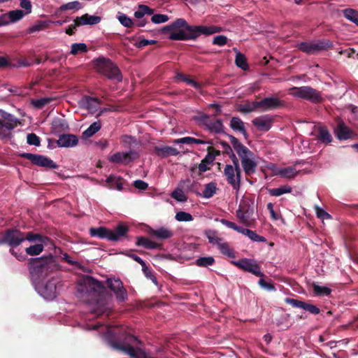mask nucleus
<instances>
[{
  "label": "nucleus",
  "mask_w": 358,
  "mask_h": 358,
  "mask_svg": "<svg viewBox=\"0 0 358 358\" xmlns=\"http://www.w3.org/2000/svg\"><path fill=\"white\" fill-rule=\"evenodd\" d=\"M173 30H179L171 32L169 38L173 41L196 40L201 34L210 35L221 31V28L216 26H193L189 25L184 18H178L171 24L162 28L163 33H167Z\"/></svg>",
  "instance_id": "f257e3e1"
},
{
  "label": "nucleus",
  "mask_w": 358,
  "mask_h": 358,
  "mask_svg": "<svg viewBox=\"0 0 358 358\" xmlns=\"http://www.w3.org/2000/svg\"><path fill=\"white\" fill-rule=\"evenodd\" d=\"M77 295L78 297L92 300L98 306L95 313L99 315L107 311V297H110L107 293L106 287L98 280L92 276H84L80 279L78 285Z\"/></svg>",
  "instance_id": "f03ea898"
},
{
  "label": "nucleus",
  "mask_w": 358,
  "mask_h": 358,
  "mask_svg": "<svg viewBox=\"0 0 358 358\" xmlns=\"http://www.w3.org/2000/svg\"><path fill=\"white\" fill-rule=\"evenodd\" d=\"M106 338L109 345L115 350L122 351L134 358H152L145 351L132 347V343H139L137 337L125 333L122 329L113 328L107 331Z\"/></svg>",
  "instance_id": "7ed1b4c3"
},
{
  "label": "nucleus",
  "mask_w": 358,
  "mask_h": 358,
  "mask_svg": "<svg viewBox=\"0 0 358 358\" xmlns=\"http://www.w3.org/2000/svg\"><path fill=\"white\" fill-rule=\"evenodd\" d=\"M58 268L54 255L31 257L28 260V270L34 280H39L48 276L49 273Z\"/></svg>",
  "instance_id": "20e7f679"
},
{
  "label": "nucleus",
  "mask_w": 358,
  "mask_h": 358,
  "mask_svg": "<svg viewBox=\"0 0 358 358\" xmlns=\"http://www.w3.org/2000/svg\"><path fill=\"white\" fill-rule=\"evenodd\" d=\"M231 264L235 265L237 268L242 269L243 271L251 273L257 277H259L258 285L262 287V289L269 292H275V285L272 280L268 279V281L264 278L266 276L263 272H262L261 266L257 263L255 260L250 258H242L237 262H231Z\"/></svg>",
  "instance_id": "39448f33"
},
{
  "label": "nucleus",
  "mask_w": 358,
  "mask_h": 358,
  "mask_svg": "<svg viewBox=\"0 0 358 358\" xmlns=\"http://www.w3.org/2000/svg\"><path fill=\"white\" fill-rule=\"evenodd\" d=\"M129 231V227L124 222H119L113 229L106 227H91L89 229V234L91 236L98 237L99 239H106L112 242H117L124 238Z\"/></svg>",
  "instance_id": "423d86ee"
},
{
  "label": "nucleus",
  "mask_w": 358,
  "mask_h": 358,
  "mask_svg": "<svg viewBox=\"0 0 358 358\" xmlns=\"http://www.w3.org/2000/svg\"><path fill=\"white\" fill-rule=\"evenodd\" d=\"M23 241H24V233L21 232L20 229L10 228L5 231L0 239V245L8 244L10 247V254L15 257L18 261L24 262L27 259V255L23 254L22 252L18 253V252L15 250V248L19 246Z\"/></svg>",
  "instance_id": "0eeeda50"
},
{
  "label": "nucleus",
  "mask_w": 358,
  "mask_h": 358,
  "mask_svg": "<svg viewBox=\"0 0 358 358\" xmlns=\"http://www.w3.org/2000/svg\"><path fill=\"white\" fill-rule=\"evenodd\" d=\"M93 62L94 68L99 73L118 83L122 80V76L119 67L110 59H106V57H99Z\"/></svg>",
  "instance_id": "6e6552de"
},
{
  "label": "nucleus",
  "mask_w": 358,
  "mask_h": 358,
  "mask_svg": "<svg viewBox=\"0 0 358 358\" xmlns=\"http://www.w3.org/2000/svg\"><path fill=\"white\" fill-rule=\"evenodd\" d=\"M254 213V201L250 199H243L236 212V215L242 224L246 227H252L255 222V218L253 217Z\"/></svg>",
  "instance_id": "1a4fd4ad"
},
{
  "label": "nucleus",
  "mask_w": 358,
  "mask_h": 358,
  "mask_svg": "<svg viewBox=\"0 0 358 358\" xmlns=\"http://www.w3.org/2000/svg\"><path fill=\"white\" fill-rule=\"evenodd\" d=\"M0 138H11V130L16 127L18 120L8 112L0 110Z\"/></svg>",
  "instance_id": "9d476101"
},
{
  "label": "nucleus",
  "mask_w": 358,
  "mask_h": 358,
  "mask_svg": "<svg viewBox=\"0 0 358 358\" xmlns=\"http://www.w3.org/2000/svg\"><path fill=\"white\" fill-rule=\"evenodd\" d=\"M297 48L304 53L314 55L318 51L333 48L334 43L328 39H321L313 42H301Z\"/></svg>",
  "instance_id": "9b49d317"
},
{
  "label": "nucleus",
  "mask_w": 358,
  "mask_h": 358,
  "mask_svg": "<svg viewBox=\"0 0 358 358\" xmlns=\"http://www.w3.org/2000/svg\"><path fill=\"white\" fill-rule=\"evenodd\" d=\"M294 96L305 99L317 103L322 100L321 94L310 87H293L290 90Z\"/></svg>",
  "instance_id": "f8f14e48"
},
{
  "label": "nucleus",
  "mask_w": 358,
  "mask_h": 358,
  "mask_svg": "<svg viewBox=\"0 0 358 358\" xmlns=\"http://www.w3.org/2000/svg\"><path fill=\"white\" fill-rule=\"evenodd\" d=\"M224 175L227 178V182L231 185L233 189L238 191L241 188L242 171H239L231 164H226L224 169Z\"/></svg>",
  "instance_id": "ddd939ff"
},
{
  "label": "nucleus",
  "mask_w": 358,
  "mask_h": 358,
  "mask_svg": "<svg viewBox=\"0 0 358 358\" xmlns=\"http://www.w3.org/2000/svg\"><path fill=\"white\" fill-rule=\"evenodd\" d=\"M19 156L27 159L34 164L41 166V167L48 169L58 168V164L55 163L54 161L51 160L50 158L44 155L31 153H21L19 154Z\"/></svg>",
  "instance_id": "4468645a"
},
{
  "label": "nucleus",
  "mask_w": 358,
  "mask_h": 358,
  "mask_svg": "<svg viewBox=\"0 0 358 358\" xmlns=\"http://www.w3.org/2000/svg\"><path fill=\"white\" fill-rule=\"evenodd\" d=\"M106 285L113 292L117 301H125L127 299V292L120 279L108 278Z\"/></svg>",
  "instance_id": "2eb2a0df"
},
{
  "label": "nucleus",
  "mask_w": 358,
  "mask_h": 358,
  "mask_svg": "<svg viewBox=\"0 0 358 358\" xmlns=\"http://www.w3.org/2000/svg\"><path fill=\"white\" fill-rule=\"evenodd\" d=\"M138 157L139 155L136 150H130L129 152H120V151H119L112 155L108 158V160L112 163L127 165L136 160Z\"/></svg>",
  "instance_id": "dca6fc26"
},
{
  "label": "nucleus",
  "mask_w": 358,
  "mask_h": 358,
  "mask_svg": "<svg viewBox=\"0 0 358 358\" xmlns=\"http://www.w3.org/2000/svg\"><path fill=\"white\" fill-rule=\"evenodd\" d=\"M228 136L230 142L231 143L233 149L235 150L236 154L240 157L241 162L243 158L249 157H255V154L252 151H251L248 148L243 145V143H241L238 138L234 137V136L231 134H226Z\"/></svg>",
  "instance_id": "f3484780"
},
{
  "label": "nucleus",
  "mask_w": 358,
  "mask_h": 358,
  "mask_svg": "<svg viewBox=\"0 0 358 358\" xmlns=\"http://www.w3.org/2000/svg\"><path fill=\"white\" fill-rule=\"evenodd\" d=\"M24 241L27 240L34 243H50L53 245L55 255H57L58 252L62 254L61 248L55 247L53 242L47 236H43L40 234H34V232L29 231L28 233H24Z\"/></svg>",
  "instance_id": "a211bd4d"
},
{
  "label": "nucleus",
  "mask_w": 358,
  "mask_h": 358,
  "mask_svg": "<svg viewBox=\"0 0 358 358\" xmlns=\"http://www.w3.org/2000/svg\"><path fill=\"white\" fill-rule=\"evenodd\" d=\"M258 105L262 111H268L280 108L284 104L282 101L277 97H266L258 101Z\"/></svg>",
  "instance_id": "6ab92c4d"
},
{
  "label": "nucleus",
  "mask_w": 358,
  "mask_h": 358,
  "mask_svg": "<svg viewBox=\"0 0 358 358\" xmlns=\"http://www.w3.org/2000/svg\"><path fill=\"white\" fill-rule=\"evenodd\" d=\"M285 302L287 304L290 305L293 307L301 308L313 315H317L320 313V308L313 304L308 303L301 300L294 299L292 298H286Z\"/></svg>",
  "instance_id": "aec40b11"
},
{
  "label": "nucleus",
  "mask_w": 358,
  "mask_h": 358,
  "mask_svg": "<svg viewBox=\"0 0 358 358\" xmlns=\"http://www.w3.org/2000/svg\"><path fill=\"white\" fill-rule=\"evenodd\" d=\"M274 118L269 115H263L261 117H255L252 120V124L255 126L258 131H268L273 124Z\"/></svg>",
  "instance_id": "412c9836"
},
{
  "label": "nucleus",
  "mask_w": 358,
  "mask_h": 358,
  "mask_svg": "<svg viewBox=\"0 0 358 358\" xmlns=\"http://www.w3.org/2000/svg\"><path fill=\"white\" fill-rule=\"evenodd\" d=\"M78 138L76 135L71 134H63L59 136V138L54 141L60 148H72L78 143Z\"/></svg>",
  "instance_id": "4be33fe9"
},
{
  "label": "nucleus",
  "mask_w": 358,
  "mask_h": 358,
  "mask_svg": "<svg viewBox=\"0 0 358 358\" xmlns=\"http://www.w3.org/2000/svg\"><path fill=\"white\" fill-rule=\"evenodd\" d=\"M334 133L336 138L339 140H348L352 138L353 134L352 131L350 128L346 126L344 121L339 120L338 121V125L334 130Z\"/></svg>",
  "instance_id": "5701e85b"
},
{
  "label": "nucleus",
  "mask_w": 358,
  "mask_h": 358,
  "mask_svg": "<svg viewBox=\"0 0 358 358\" xmlns=\"http://www.w3.org/2000/svg\"><path fill=\"white\" fill-rule=\"evenodd\" d=\"M136 245L143 247L145 249L155 250L163 249V244L157 242L152 241V240L146 238V236H139L136 238Z\"/></svg>",
  "instance_id": "b1692460"
},
{
  "label": "nucleus",
  "mask_w": 358,
  "mask_h": 358,
  "mask_svg": "<svg viewBox=\"0 0 358 358\" xmlns=\"http://www.w3.org/2000/svg\"><path fill=\"white\" fill-rule=\"evenodd\" d=\"M76 26L81 25H94L100 23L101 17L99 16L89 15V14H83L80 17H77L73 20Z\"/></svg>",
  "instance_id": "393cba45"
},
{
  "label": "nucleus",
  "mask_w": 358,
  "mask_h": 358,
  "mask_svg": "<svg viewBox=\"0 0 358 358\" xmlns=\"http://www.w3.org/2000/svg\"><path fill=\"white\" fill-rule=\"evenodd\" d=\"M149 234L152 236L157 237L159 240H167L171 238L174 233L171 229L162 227L158 229H150Z\"/></svg>",
  "instance_id": "a878e982"
},
{
  "label": "nucleus",
  "mask_w": 358,
  "mask_h": 358,
  "mask_svg": "<svg viewBox=\"0 0 358 358\" xmlns=\"http://www.w3.org/2000/svg\"><path fill=\"white\" fill-rule=\"evenodd\" d=\"M106 183L110 188L117 189L119 191L124 189V185H127L125 179L120 176H110L106 178Z\"/></svg>",
  "instance_id": "bb28decb"
},
{
  "label": "nucleus",
  "mask_w": 358,
  "mask_h": 358,
  "mask_svg": "<svg viewBox=\"0 0 358 358\" xmlns=\"http://www.w3.org/2000/svg\"><path fill=\"white\" fill-rule=\"evenodd\" d=\"M229 126L233 131H238L242 133L245 139H248L249 138V134L246 131L244 123L241 118L236 117H232L230 120Z\"/></svg>",
  "instance_id": "cd10ccee"
},
{
  "label": "nucleus",
  "mask_w": 358,
  "mask_h": 358,
  "mask_svg": "<svg viewBox=\"0 0 358 358\" xmlns=\"http://www.w3.org/2000/svg\"><path fill=\"white\" fill-rule=\"evenodd\" d=\"M155 152L158 156H161L162 157L177 156L179 155V151L177 148L170 146H156L155 147Z\"/></svg>",
  "instance_id": "c85d7f7f"
},
{
  "label": "nucleus",
  "mask_w": 358,
  "mask_h": 358,
  "mask_svg": "<svg viewBox=\"0 0 358 358\" xmlns=\"http://www.w3.org/2000/svg\"><path fill=\"white\" fill-rule=\"evenodd\" d=\"M255 157H249L243 158L242 163V168L247 176H251L255 173L257 168V163L253 160Z\"/></svg>",
  "instance_id": "c756f323"
},
{
  "label": "nucleus",
  "mask_w": 358,
  "mask_h": 358,
  "mask_svg": "<svg viewBox=\"0 0 358 358\" xmlns=\"http://www.w3.org/2000/svg\"><path fill=\"white\" fill-rule=\"evenodd\" d=\"M101 127L100 120L94 122L82 134V138L83 139H87L91 138L94 134L99 131Z\"/></svg>",
  "instance_id": "7c9ffc66"
},
{
  "label": "nucleus",
  "mask_w": 358,
  "mask_h": 358,
  "mask_svg": "<svg viewBox=\"0 0 358 358\" xmlns=\"http://www.w3.org/2000/svg\"><path fill=\"white\" fill-rule=\"evenodd\" d=\"M207 128L210 132H213L215 134H224L223 122L220 119H217L215 121L210 120Z\"/></svg>",
  "instance_id": "2f4dec72"
},
{
  "label": "nucleus",
  "mask_w": 358,
  "mask_h": 358,
  "mask_svg": "<svg viewBox=\"0 0 358 358\" xmlns=\"http://www.w3.org/2000/svg\"><path fill=\"white\" fill-rule=\"evenodd\" d=\"M43 294L47 299H54L57 296V286L53 281H49L45 284Z\"/></svg>",
  "instance_id": "473e14b6"
},
{
  "label": "nucleus",
  "mask_w": 358,
  "mask_h": 358,
  "mask_svg": "<svg viewBox=\"0 0 358 358\" xmlns=\"http://www.w3.org/2000/svg\"><path fill=\"white\" fill-rule=\"evenodd\" d=\"M317 138L322 143H329L333 141L331 134L326 127H320L317 129Z\"/></svg>",
  "instance_id": "72a5a7b5"
},
{
  "label": "nucleus",
  "mask_w": 358,
  "mask_h": 358,
  "mask_svg": "<svg viewBox=\"0 0 358 358\" xmlns=\"http://www.w3.org/2000/svg\"><path fill=\"white\" fill-rule=\"evenodd\" d=\"M48 243H35L25 249L26 254L30 256H36L42 253L44 247Z\"/></svg>",
  "instance_id": "f704fd0d"
},
{
  "label": "nucleus",
  "mask_w": 358,
  "mask_h": 358,
  "mask_svg": "<svg viewBox=\"0 0 358 358\" xmlns=\"http://www.w3.org/2000/svg\"><path fill=\"white\" fill-rule=\"evenodd\" d=\"M257 108H259L258 101H254L251 103L248 102L245 104L239 105L237 110L242 113H249L255 111Z\"/></svg>",
  "instance_id": "c9c22d12"
},
{
  "label": "nucleus",
  "mask_w": 358,
  "mask_h": 358,
  "mask_svg": "<svg viewBox=\"0 0 358 358\" xmlns=\"http://www.w3.org/2000/svg\"><path fill=\"white\" fill-rule=\"evenodd\" d=\"M216 190L217 188L215 182H211L205 185V188L202 193H201L200 196H202L205 199H210L216 194Z\"/></svg>",
  "instance_id": "e433bc0d"
},
{
  "label": "nucleus",
  "mask_w": 358,
  "mask_h": 358,
  "mask_svg": "<svg viewBox=\"0 0 358 358\" xmlns=\"http://www.w3.org/2000/svg\"><path fill=\"white\" fill-rule=\"evenodd\" d=\"M298 174V171L294 167L290 166L279 169L276 175L280 176L282 178H292Z\"/></svg>",
  "instance_id": "4c0bfd02"
},
{
  "label": "nucleus",
  "mask_w": 358,
  "mask_h": 358,
  "mask_svg": "<svg viewBox=\"0 0 358 358\" xmlns=\"http://www.w3.org/2000/svg\"><path fill=\"white\" fill-rule=\"evenodd\" d=\"M235 64L243 70H248L249 69V64L247 62L245 56L239 52H237L236 54Z\"/></svg>",
  "instance_id": "58836bf2"
},
{
  "label": "nucleus",
  "mask_w": 358,
  "mask_h": 358,
  "mask_svg": "<svg viewBox=\"0 0 358 358\" xmlns=\"http://www.w3.org/2000/svg\"><path fill=\"white\" fill-rule=\"evenodd\" d=\"M343 16L348 20L358 26V11L352 8L343 10Z\"/></svg>",
  "instance_id": "ea45409f"
},
{
  "label": "nucleus",
  "mask_w": 358,
  "mask_h": 358,
  "mask_svg": "<svg viewBox=\"0 0 358 358\" xmlns=\"http://www.w3.org/2000/svg\"><path fill=\"white\" fill-rule=\"evenodd\" d=\"M292 191L291 186L283 185L280 188L270 189L268 193L272 196H280L282 194L290 193Z\"/></svg>",
  "instance_id": "a19ab883"
},
{
  "label": "nucleus",
  "mask_w": 358,
  "mask_h": 358,
  "mask_svg": "<svg viewBox=\"0 0 358 358\" xmlns=\"http://www.w3.org/2000/svg\"><path fill=\"white\" fill-rule=\"evenodd\" d=\"M313 292L318 296H327L331 293V289L325 286H321L315 283L313 284Z\"/></svg>",
  "instance_id": "79ce46f5"
},
{
  "label": "nucleus",
  "mask_w": 358,
  "mask_h": 358,
  "mask_svg": "<svg viewBox=\"0 0 358 358\" xmlns=\"http://www.w3.org/2000/svg\"><path fill=\"white\" fill-rule=\"evenodd\" d=\"M26 13L22 10H15L8 12L10 23H15L22 19Z\"/></svg>",
  "instance_id": "37998d69"
},
{
  "label": "nucleus",
  "mask_w": 358,
  "mask_h": 358,
  "mask_svg": "<svg viewBox=\"0 0 358 358\" xmlns=\"http://www.w3.org/2000/svg\"><path fill=\"white\" fill-rule=\"evenodd\" d=\"M215 262L213 257H201L196 259V265L206 268V266L213 265Z\"/></svg>",
  "instance_id": "c03bdc74"
},
{
  "label": "nucleus",
  "mask_w": 358,
  "mask_h": 358,
  "mask_svg": "<svg viewBox=\"0 0 358 358\" xmlns=\"http://www.w3.org/2000/svg\"><path fill=\"white\" fill-rule=\"evenodd\" d=\"M218 248L220 250L222 255H227L229 257L234 258L236 257L233 249L230 248L229 243L220 242Z\"/></svg>",
  "instance_id": "a18cd8bd"
},
{
  "label": "nucleus",
  "mask_w": 358,
  "mask_h": 358,
  "mask_svg": "<svg viewBox=\"0 0 358 358\" xmlns=\"http://www.w3.org/2000/svg\"><path fill=\"white\" fill-rule=\"evenodd\" d=\"M87 46L85 43H74L71 45L70 53L76 55L80 52H87Z\"/></svg>",
  "instance_id": "49530a36"
},
{
  "label": "nucleus",
  "mask_w": 358,
  "mask_h": 358,
  "mask_svg": "<svg viewBox=\"0 0 358 358\" xmlns=\"http://www.w3.org/2000/svg\"><path fill=\"white\" fill-rule=\"evenodd\" d=\"M99 105H100L99 99L91 96L87 97V107L91 112L96 111Z\"/></svg>",
  "instance_id": "de8ad7c7"
},
{
  "label": "nucleus",
  "mask_w": 358,
  "mask_h": 358,
  "mask_svg": "<svg viewBox=\"0 0 358 358\" xmlns=\"http://www.w3.org/2000/svg\"><path fill=\"white\" fill-rule=\"evenodd\" d=\"M175 143H187V144H191V143H197V144H205L207 143V141H205L203 140L194 138L192 137H185L182 138H178L174 141Z\"/></svg>",
  "instance_id": "09e8293b"
},
{
  "label": "nucleus",
  "mask_w": 358,
  "mask_h": 358,
  "mask_svg": "<svg viewBox=\"0 0 358 358\" xmlns=\"http://www.w3.org/2000/svg\"><path fill=\"white\" fill-rule=\"evenodd\" d=\"M54 100L53 98L43 97L38 99H32L31 104L37 108H41L45 105L52 102Z\"/></svg>",
  "instance_id": "8fccbe9b"
},
{
  "label": "nucleus",
  "mask_w": 358,
  "mask_h": 358,
  "mask_svg": "<svg viewBox=\"0 0 358 358\" xmlns=\"http://www.w3.org/2000/svg\"><path fill=\"white\" fill-rule=\"evenodd\" d=\"M175 218L180 222H189L193 220V217L191 213L179 211L176 213Z\"/></svg>",
  "instance_id": "3c124183"
},
{
  "label": "nucleus",
  "mask_w": 358,
  "mask_h": 358,
  "mask_svg": "<svg viewBox=\"0 0 358 358\" xmlns=\"http://www.w3.org/2000/svg\"><path fill=\"white\" fill-rule=\"evenodd\" d=\"M80 8L81 4L79 1H73L62 5L60 10L66 11L68 10H79Z\"/></svg>",
  "instance_id": "603ef678"
},
{
  "label": "nucleus",
  "mask_w": 358,
  "mask_h": 358,
  "mask_svg": "<svg viewBox=\"0 0 358 358\" xmlns=\"http://www.w3.org/2000/svg\"><path fill=\"white\" fill-rule=\"evenodd\" d=\"M63 255V259L65 262H66L68 264L75 266L76 268H79L80 270L83 271H87V270L83 266L81 265L80 263L78 262H76L72 260V258L70 255H69L67 253H64Z\"/></svg>",
  "instance_id": "864d4df0"
},
{
  "label": "nucleus",
  "mask_w": 358,
  "mask_h": 358,
  "mask_svg": "<svg viewBox=\"0 0 358 358\" xmlns=\"http://www.w3.org/2000/svg\"><path fill=\"white\" fill-rule=\"evenodd\" d=\"M169 17L166 14H154L151 17V21L154 24H162L169 20Z\"/></svg>",
  "instance_id": "5fc2aeb1"
},
{
  "label": "nucleus",
  "mask_w": 358,
  "mask_h": 358,
  "mask_svg": "<svg viewBox=\"0 0 358 358\" xmlns=\"http://www.w3.org/2000/svg\"><path fill=\"white\" fill-rule=\"evenodd\" d=\"M199 124H203L205 127H208L209 122L210 120V116L205 113H201L197 115V116L194 117Z\"/></svg>",
  "instance_id": "6e6d98bb"
},
{
  "label": "nucleus",
  "mask_w": 358,
  "mask_h": 358,
  "mask_svg": "<svg viewBox=\"0 0 358 358\" xmlns=\"http://www.w3.org/2000/svg\"><path fill=\"white\" fill-rule=\"evenodd\" d=\"M247 236L250 240H252L253 241H256V242H266V238H265L264 236L258 235L257 234H256L255 231H251V229H249V231H247Z\"/></svg>",
  "instance_id": "4d7b16f0"
},
{
  "label": "nucleus",
  "mask_w": 358,
  "mask_h": 358,
  "mask_svg": "<svg viewBox=\"0 0 358 358\" xmlns=\"http://www.w3.org/2000/svg\"><path fill=\"white\" fill-rule=\"evenodd\" d=\"M120 23L126 27H131L134 23L132 19L128 17L125 14L122 13L118 16Z\"/></svg>",
  "instance_id": "13d9d810"
},
{
  "label": "nucleus",
  "mask_w": 358,
  "mask_h": 358,
  "mask_svg": "<svg viewBox=\"0 0 358 358\" xmlns=\"http://www.w3.org/2000/svg\"><path fill=\"white\" fill-rule=\"evenodd\" d=\"M27 143L34 145V146H39L41 144V139L34 133L27 134Z\"/></svg>",
  "instance_id": "bf43d9fd"
},
{
  "label": "nucleus",
  "mask_w": 358,
  "mask_h": 358,
  "mask_svg": "<svg viewBox=\"0 0 358 358\" xmlns=\"http://www.w3.org/2000/svg\"><path fill=\"white\" fill-rule=\"evenodd\" d=\"M171 196L179 201H186L187 197L181 190H176L171 194Z\"/></svg>",
  "instance_id": "052dcab7"
},
{
  "label": "nucleus",
  "mask_w": 358,
  "mask_h": 358,
  "mask_svg": "<svg viewBox=\"0 0 358 358\" xmlns=\"http://www.w3.org/2000/svg\"><path fill=\"white\" fill-rule=\"evenodd\" d=\"M46 27L45 24L44 22H41V21H39L38 23L34 24L31 27H29L27 33L31 34L36 31H40L43 30Z\"/></svg>",
  "instance_id": "680f3d73"
},
{
  "label": "nucleus",
  "mask_w": 358,
  "mask_h": 358,
  "mask_svg": "<svg viewBox=\"0 0 358 358\" xmlns=\"http://www.w3.org/2000/svg\"><path fill=\"white\" fill-rule=\"evenodd\" d=\"M228 38L224 35H217L213 38V43L215 45L223 46L227 43Z\"/></svg>",
  "instance_id": "e2e57ef3"
},
{
  "label": "nucleus",
  "mask_w": 358,
  "mask_h": 358,
  "mask_svg": "<svg viewBox=\"0 0 358 358\" xmlns=\"http://www.w3.org/2000/svg\"><path fill=\"white\" fill-rule=\"evenodd\" d=\"M227 155H229L230 159H231V161L233 162V166L236 167V169L238 170V171H239V169H241L239 161L238 159V157L235 155L233 149L229 152Z\"/></svg>",
  "instance_id": "0e129e2a"
},
{
  "label": "nucleus",
  "mask_w": 358,
  "mask_h": 358,
  "mask_svg": "<svg viewBox=\"0 0 358 358\" xmlns=\"http://www.w3.org/2000/svg\"><path fill=\"white\" fill-rule=\"evenodd\" d=\"M207 238L210 243H216L217 245L222 241L221 238H217L216 234L213 231L208 232Z\"/></svg>",
  "instance_id": "69168bd1"
},
{
  "label": "nucleus",
  "mask_w": 358,
  "mask_h": 358,
  "mask_svg": "<svg viewBox=\"0 0 358 358\" xmlns=\"http://www.w3.org/2000/svg\"><path fill=\"white\" fill-rule=\"evenodd\" d=\"M189 182V190L192 192H194L196 194L197 196H200L201 193L198 191L199 186H200V184L197 182H191V180L189 179L187 180Z\"/></svg>",
  "instance_id": "338daca9"
},
{
  "label": "nucleus",
  "mask_w": 358,
  "mask_h": 358,
  "mask_svg": "<svg viewBox=\"0 0 358 358\" xmlns=\"http://www.w3.org/2000/svg\"><path fill=\"white\" fill-rule=\"evenodd\" d=\"M134 186L135 188L138 189L139 190H145L148 189V184L145 181L138 179V180L134 181Z\"/></svg>",
  "instance_id": "774afa93"
}]
</instances>
